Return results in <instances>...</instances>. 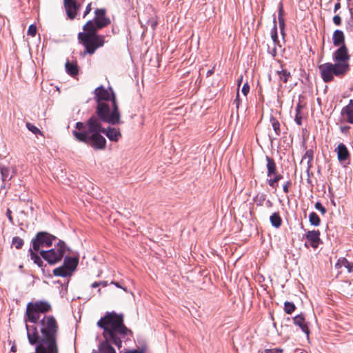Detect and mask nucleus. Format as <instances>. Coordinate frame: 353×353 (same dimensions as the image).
Returning a JSON list of instances; mask_svg holds the SVG:
<instances>
[{
	"label": "nucleus",
	"instance_id": "a211bd4d",
	"mask_svg": "<svg viewBox=\"0 0 353 353\" xmlns=\"http://www.w3.org/2000/svg\"><path fill=\"white\" fill-rule=\"evenodd\" d=\"M267 161V176L270 177L272 175L276 174V165L274 161L270 157H266Z\"/></svg>",
	"mask_w": 353,
	"mask_h": 353
},
{
	"label": "nucleus",
	"instance_id": "4d7b16f0",
	"mask_svg": "<svg viewBox=\"0 0 353 353\" xmlns=\"http://www.w3.org/2000/svg\"><path fill=\"white\" fill-rule=\"evenodd\" d=\"M11 351H12V352H15L17 351V347H16V346H14V345L12 346V347H11Z\"/></svg>",
	"mask_w": 353,
	"mask_h": 353
},
{
	"label": "nucleus",
	"instance_id": "a19ab883",
	"mask_svg": "<svg viewBox=\"0 0 353 353\" xmlns=\"http://www.w3.org/2000/svg\"><path fill=\"white\" fill-rule=\"evenodd\" d=\"M333 22L335 25L336 26H339L341 25V18L339 15H335L334 17H333Z\"/></svg>",
	"mask_w": 353,
	"mask_h": 353
},
{
	"label": "nucleus",
	"instance_id": "8fccbe9b",
	"mask_svg": "<svg viewBox=\"0 0 353 353\" xmlns=\"http://www.w3.org/2000/svg\"><path fill=\"white\" fill-rule=\"evenodd\" d=\"M340 8H341V3L339 2H337L334 5V12H336Z\"/></svg>",
	"mask_w": 353,
	"mask_h": 353
},
{
	"label": "nucleus",
	"instance_id": "72a5a7b5",
	"mask_svg": "<svg viewBox=\"0 0 353 353\" xmlns=\"http://www.w3.org/2000/svg\"><path fill=\"white\" fill-rule=\"evenodd\" d=\"M26 127L30 131H31L34 134L41 133L40 130L37 127L34 126V125H32V123H30L29 122L26 123Z\"/></svg>",
	"mask_w": 353,
	"mask_h": 353
},
{
	"label": "nucleus",
	"instance_id": "09e8293b",
	"mask_svg": "<svg viewBox=\"0 0 353 353\" xmlns=\"http://www.w3.org/2000/svg\"><path fill=\"white\" fill-rule=\"evenodd\" d=\"M111 284H114L116 287L121 288L125 292H128L127 289L125 287H122L121 285H120L118 282L112 281Z\"/></svg>",
	"mask_w": 353,
	"mask_h": 353
},
{
	"label": "nucleus",
	"instance_id": "1a4fd4ad",
	"mask_svg": "<svg viewBox=\"0 0 353 353\" xmlns=\"http://www.w3.org/2000/svg\"><path fill=\"white\" fill-rule=\"evenodd\" d=\"M350 55L348 54V50L345 45L340 46L332 55V59L337 64L347 65L348 70H350Z\"/></svg>",
	"mask_w": 353,
	"mask_h": 353
},
{
	"label": "nucleus",
	"instance_id": "473e14b6",
	"mask_svg": "<svg viewBox=\"0 0 353 353\" xmlns=\"http://www.w3.org/2000/svg\"><path fill=\"white\" fill-rule=\"evenodd\" d=\"M143 24H142V27H143ZM147 27L150 26L152 30H154L157 26V21L154 17H151L149 19H148L146 24L145 25Z\"/></svg>",
	"mask_w": 353,
	"mask_h": 353
},
{
	"label": "nucleus",
	"instance_id": "393cba45",
	"mask_svg": "<svg viewBox=\"0 0 353 353\" xmlns=\"http://www.w3.org/2000/svg\"><path fill=\"white\" fill-rule=\"evenodd\" d=\"M276 73L279 75L280 81H283V83H287L289 78L291 77L290 72L285 69L278 70Z\"/></svg>",
	"mask_w": 353,
	"mask_h": 353
},
{
	"label": "nucleus",
	"instance_id": "3c124183",
	"mask_svg": "<svg viewBox=\"0 0 353 353\" xmlns=\"http://www.w3.org/2000/svg\"><path fill=\"white\" fill-rule=\"evenodd\" d=\"M349 128H350L349 126H343V127L341 128V130L342 132H345L349 130Z\"/></svg>",
	"mask_w": 353,
	"mask_h": 353
},
{
	"label": "nucleus",
	"instance_id": "6e6552de",
	"mask_svg": "<svg viewBox=\"0 0 353 353\" xmlns=\"http://www.w3.org/2000/svg\"><path fill=\"white\" fill-rule=\"evenodd\" d=\"M56 236L46 232H39L37 234L36 237L32 240V248L36 252H40V249L43 247H50Z\"/></svg>",
	"mask_w": 353,
	"mask_h": 353
},
{
	"label": "nucleus",
	"instance_id": "603ef678",
	"mask_svg": "<svg viewBox=\"0 0 353 353\" xmlns=\"http://www.w3.org/2000/svg\"><path fill=\"white\" fill-rule=\"evenodd\" d=\"M99 286H100V283H99V282H94V283L92 284V285H91V287H92V288H97V287H99Z\"/></svg>",
	"mask_w": 353,
	"mask_h": 353
},
{
	"label": "nucleus",
	"instance_id": "4468645a",
	"mask_svg": "<svg viewBox=\"0 0 353 353\" xmlns=\"http://www.w3.org/2000/svg\"><path fill=\"white\" fill-rule=\"evenodd\" d=\"M112 339H105L100 343L99 346V353H116L114 348L111 345Z\"/></svg>",
	"mask_w": 353,
	"mask_h": 353
},
{
	"label": "nucleus",
	"instance_id": "c85d7f7f",
	"mask_svg": "<svg viewBox=\"0 0 353 353\" xmlns=\"http://www.w3.org/2000/svg\"><path fill=\"white\" fill-rule=\"evenodd\" d=\"M303 108V105L299 103L296 107V115L294 121L299 125H301L302 116L301 114V110Z\"/></svg>",
	"mask_w": 353,
	"mask_h": 353
},
{
	"label": "nucleus",
	"instance_id": "c9c22d12",
	"mask_svg": "<svg viewBox=\"0 0 353 353\" xmlns=\"http://www.w3.org/2000/svg\"><path fill=\"white\" fill-rule=\"evenodd\" d=\"M37 33V26L34 24H31L28 30V34L32 37H34Z\"/></svg>",
	"mask_w": 353,
	"mask_h": 353
},
{
	"label": "nucleus",
	"instance_id": "79ce46f5",
	"mask_svg": "<svg viewBox=\"0 0 353 353\" xmlns=\"http://www.w3.org/2000/svg\"><path fill=\"white\" fill-rule=\"evenodd\" d=\"M11 214H12V211L9 208H8L7 210H6V216L8 217L10 223L11 224H13L14 223V221H13V218H12Z\"/></svg>",
	"mask_w": 353,
	"mask_h": 353
},
{
	"label": "nucleus",
	"instance_id": "9d476101",
	"mask_svg": "<svg viewBox=\"0 0 353 353\" xmlns=\"http://www.w3.org/2000/svg\"><path fill=\"white\" fill-rule=\"evenodd\" d=\"M63 4L68 17L70 19H74L80 6L77 3L76 0H63Z\"/></svg>",
	"mask_w": 353,
	"mask_h": 353
},
{
	"label": "nucleus",
	"instance_id": "49530a36",
	"mask_svg": "<svg viewBox=\"0 0 353 353\" xmlns=\"http://www.w3.org/2000/svg\"><path fill=\"white\" fill-rule=\"evenodd\" d=\"M290 185H291V182L290 181H287L285 183V184L283 185V191L285 193H288L289 192V187L290 186Z\"/></svg>",
	"mask_w": 353,
	"mask_h": 353
},
{
	"label": "nucleus",
	"instance_id": "2f4dec72",
	"mask_svg": "<svg viewBox=\"0 0 353 353\" xmlns=\"http://www.w3.org/2000/svg\"><path fill=\"white\" fill-rule=\"evenodd\" d=\"M274 178L268 179V183L269 185L273 188H274L275 184L283 178L282 175L279 174H274Z\"/></svg>",
	"mask_w": 353,
	"mask_h": 353
},
{
	"label": "nucleus",
	"instance_id": "052dcab7",
	"mask_svg": "<svg viewBox=\"0 0 353 353\" xmlns=\"http://www.w3.org/2000/svg\"><path fill=\"white\" fill-rule=\"evenodd\" d=\"M301 353H307V352L305 351H304V352H301Z\"/></svg>",
	"mask_w": 353,
	"mask_h": 353
},
{
	"label": "nucleus",
	"instance_id": "20e7f679",
	"mask_svg": "<svg viewBox=\"0 0 353 353\" xmlns=\"http://www.w3.org/2000/svg\"><path fill=\"white\" fill-rule=\"evenodd\" d=\"M83 32L78 34V39L85 47L84 54H92L96 50L104 44V37L97 34L100 28L97 23L92 20L88 21L83 27Z\"/></svg>",
	"mask_w": 353,
	"mask_h": 353
},
{
	"label": "nucleus",
	"instance_id": "6e6d98bb",
	"mask_svg": "<svg viewBox=\"0 0 353 353\" xmlns=\"http://www.w3.org/2000/svg\"><path fill=\"white\" fill-rule=\"evenodd\" d=\"M125 353H140V352H139L137 350H130V351H129L128 352H125Z\"/></svg>",
	"mask_w": 353,
	"mask_h": 353
},
{
	"label": "nucleus",
	"instance_id": "dca6fc26",
	"mask_svg": "<svg viewBox=\"0 0 353 353\" xmlns=\"http://www.w3.org/2000/svg\"><path fill=\"white\" fill-rule=\"evenodd\" d=\"M338 159L340 162L347 160L349 157L347 148L343 143H339L336 148Z\"/></svg>",
	"mask_w": 353,
	"mask_h": 353
},
{
	"label": "nucleus",
	"instance_id": "7ed1b4c3",
	"mask_svg": "<svg viewBox=\"0 0 353 353\" xmlns=\"http://www.w3.org/2000/svg\"><path fill=\"white\" fill-rule=\"evenodd\" d=\"M97 325L103 329L104 339H112V343L119 349L122 346L121 339L128 332L131 333V331L123 324V315L115 312H108L98 321Z\"/></svg>",
	"mask_w": 353,
	"mask_h": 353
},
{
	"label": "nucleus",
	"instance_id": "b1692460",
	"mask_svg": "<svg viewBox=\"0 0 353 353\" xmlns=\"http://www.w3.org/2000/svg\"><path fill=\"white\" fill-rule=\"evenodd\" d=\"M65 69L67 72L71 76H74L78 73L77 64L70 63L69 61L66 62L65 63Z\"/></svg>",
	"mask_w": 353,
	"mask_h": 353
},
{
	"label": "nucleus",
	"instance_id": "a878e982",
	"mask_svg": "<svg viewBox=\"0 0 353 353\" xmlns=\"http://www.w3.org/2000/svg\"><path fill=\"white\" fill-rule=\"evenodd\" d=\"M307 160V172H308L312 167V161L313 160V152L312 150L306 151L305 155L302 159V161Z\"/></svg>",
	"mask_w": 353,
	"mask_h": 353
},
{
	"label": "nucleus",
	"instance_id": "c03bdc74",
	"mask_svg": "<svg viewBox=\"0 0 353 353\" xmlns=\"http://www.w3.org/2000/svg\"><path fill=\"white\" fill-rule=\"evenodd\" d=\"M282 350L281 349H267L265 350V353H281Z\"/></svg>",
	"mask_w": 353,
	"mask_h": 353
},
{
	"label": "nucleus",
	"instance_id": "4c0bfd02",
	"mask_svg": "<svg viewBox=\"0 0 353 353\" xmlns=\"http://www.w3.org/2000/svg\"><path fill=\"white\" fill-rule=\"evenodd\" d=\"M277 45H273V47H270L268 46V52L269 54H270L272 57H275L277 54Z\"/></svg>",
	"mask_w": 353,
	"mask_h": 353
},
{
	"label": "nucleus",
	"instance_id": "864d4df0",
	"mask_svg": "<svg viewBox=\"0 0 353 353\" xmlns=\"http://www.w3.org/2000/svg\"><path fill=\"white\" fill-rule=\"evenodd\" d=\"M99 283H100V285H101L103 287H105L108 285L107 281H100Z\"/></svg>",
	"mask_w": 353,
	"mask_h": 353
},
{
	"label": "nucleus",
	"instance_id": "f257e3e1",
	"mask_svg": "<svg viewBox=\"0 0 353 353\" xmlns=\"http://www.w3.org/2000/svg\"><path fill=\"white\" fill-rule=\"evenodd\" d=\"M101 121L100 118L92 116L86 122L79 121L76 123L75 130L72 132V135L79 142L86 143L96 150H103L106 140L102 133L112 141H117L121 134L114 128L109 127L107 130L103 128Z\"/></svg>",
	"mask_w": 353,
	"mask_h": 353
},
{
	"label": "nucleus",
	"instance_id": "aec40b11",
	"mask_svg": "<svg viewBox=\"0 0 353 353\" xmlns=\"http://www.w3.org/2000/svg\"><path fill=\"white\" fill-rule=\"evenodd\" d=\"M336 268L339 269L342 267L345 268L348 272H353V265L349 262L345 258H341L338 260L335 265Z\"/></svg>",
	"mask_w": 353,
	"mask_h": 353
},
{
	"label": "nucleus",
	"instance_id": "bf43d9fd",
	"mask_svg": "<svg viewBox=\"0 0 353 353\" xmlns=\"http://www.w3.org/2000/svg\"><path fill=\"white\" fill-rule=\"evenodd\" d=\"M242 79H243V77L241 76V79L238 81L239 85H240V83H241Z\"/></svg>",
	"mask_w": 353,
	"mask_h": 353
},
{
	"label": "nucleus",
	"instance_id": "f3484780",
	"mask_svg": "<svg viewBox=\"0 0 353 353\" xmlns=\"http://www.w3.org/2000/svg\"><path fill=\"white\" fill-rule=\"evenodd\" d=\"M333 44L334 46H341L345 45V36L343 31L336 30L332 36Z\"/></svg>",
	"mask_w": 353,
	"mask_h": 353
},
{
	"label": "nucleus",
	"instance_id": "cd10ccee",
	"mask_svg": "<svg viewBox=\"0 0 353 353\" xmlns=\"http://www.w3.org/2000/svg\"><path fill=\"white\" fill-rule=\"evenodd\" d=\"M309 221L311 225H314V226H319L321 223V219H320L319 216L314 212H312L310 214Z\"/></svg>",
	"mask_w": 353,
	"mask_h": 353
},
{
	"label": "nucleus",
	"instance_id": "e433bc0d",
	"mask_svg": "<svg viewBox=\"0 0 353 353\" xmlns=\"http://www.w3.org/2000/svg\"><path fill=\"white\" fill-rule=\"evenodd\" d=\"M279 25L281 30V34H284V28H285V20L283 17H278Z\"/></svg>",
	"mask_w": 353,
	"mask_h": 353
},
{
	"label": "nucleus",
	"instance_id": "680f3d73",
	"mask_svg": "<svg viewBox=\"0 0 353 353\" xmlns=\"http://www.w3.org/2000/svg\"><path fill=\"white\" fill-rule=\"evenodd\" d=\"M350 0H347V1H350Z\"/></svg>",
	"mask_w": 353,
	"mask_h": 353
},
{
	"label": "nucleus",
	"instance_id": "de8ad7c7",
	"mask_svg": "<svg viewBox=\"0 0 353 353\" xmlns=\"http://www.w3.org/2000/svg\"><path fill=\"white\" fill-rule=\"evenodd\" d=\"M91 10H92V8H91V3H89V4L87 6L86 8H85V12H84V14H83V18H84V17H85L87 16V14L90 13V12L91 11Z\"/></svg>",
	"mask_w": 353,
	"mask_h": 353
},
{
	"label": "nucleus",
	"instance_id": "f03ea898",
	"mask_svg": "<svg viewBox=\"0 0 353 353\" xmlns=\"http://www.w3.org/2000/svg\"><path fill=\"white\" fill-rule=\"evenodd\" d=\"M94 99L97 103V114L103 121L111 125L120 123V112L115 94L112 88L110 91L103 86L97 88Z\"/></svg>",
	"mask_w": 353,
	"mask_h": 353
},
{
	"label": "nucleus",
	"instance_id": "a18cd8bd",
	"mask_svg": "<svg viewBox=\"0 0 353 353\" xmlns=\"http://www.w3.org/2000/svg\"><path fill=\"white\" fill-rule=\"evenodd\" d=\"M278 17H283V3H280L279 6V14Z\"/></svg>",
	"mask_w": 353,
	"mask_h": 353
},
{
	"label": "nucleus",
	"instance_id": "ea45409f",
	"mask_svg": "<svg viewBox=\"0 0 353 353\" xmlns=\"http://www.w3.org/2000/svg\"><path fill=\"white\" fill-rule=\"evenodd\" d=\"M242 93L245 95V96H247L248 93L250 91V86L248 85V83H245L243 88H242Z\"/></svg>",
	"mask_w": 353,
	"mask_h": 353
},
{
	"label": "nucleus",
	"instance_id": "7c9ffc66",
	"mask_svg": "<svg viewBox=\"0 0 353 353\" xmlns=\"http://www.w3.org/2000/svg\"><path fill=\"white\" fill-rule=\"evenodd\" d=\"M296 309V307L293 303L285 301L284 303V310L285 312L290 314H292Z\"/></svg>",
	"mask_w": 353,
	"mask_h": 353
},
{
	"label": "nucleus",
	"instance_id": "5701e85b",
	"mask_svg": "<svg viewBox=\"0 0 353 353\" xmlns=\"http://www.w3.org/2000/svg\"><path fill=\"white\" fill-rule=\"evenodd\" d=\"M274 26L271 30V38L272 39V42H273V45H278L279 47L281 48V46L279 44V39H278V35H277V28H276V19H274Z\"/></svg>",
	"mask_w": 353,
	"mask_h": 353
},
{
	"label": "nucleus",
	"instance_id": "f704fd0d",
	"mask_svg": "<svg viewBox=\"0 0 353 353\" xmlns=\"http://www.w3.org/2000/svg\"><path fill=\"white\" fill-rule=\"evenodd\" d=\"M234 104L236 106V108L237 110V117H239V110L241 106V101L240 100V98H239V92H237V94H236V99H234Z\"/></svg>",
	"mask_w": 353,
	"mask_h": 353
},
{
	"label": "nucleus",
	"instance_id": "4be33fe9",
	"mask_svg": "<svg viewBox=\"0 0 353 353\" xmlns=\"http://www.w3.org/2000/svg\"><path fill=\"white\" fill-rule=\"evenodd\" d=\"M270 221L272 225L276 228H279L282 224V219L279 212L273 213L270 217Z\"/></svg>",
	"mask_w": 353,
	"mask_h": 353
},
{
	"label": "nucleus",
	"instance_id": "39448f33",
	"mask_svg": "<svg viewBox=\"0 0 353 353\" xmlns=\"http://www.w3.org/2000/svg\"><path fill=\"white\" fill-rule=\"evenodd\" d=\"M321 77L325 82L333 81L334 76L342 77L349 71L347 65L325 63L319 66Z\"/></svg>",
	"mask_w": 353,
	"mask_h": 353
},
{
	"label": "nucleus",
	"instance_id": "6ab92c4d",
	"mask_svg": "<svg viewBox=\"0 0 353 353\" xmlns=\"http://www.w3.org/2000/svg\"><path fill=\"white\" fill-rule=\"evenodd\" d=\"M270 122L272 126V128L274 131L275 137H272L270 135V138L271 140L276 139L278 137L281 135V129H280V123L279 121L274 117H270Z\"/></svg>",
	"mask_w": 353,
	"mask_h": 353
},
{
	"label": "nucleus",
	"instance_id": "2eb2a0df",
	"mask_svg": "<svg viewBox=\"0 0 353 353\" xmlns=\"http://www.w3.org/2000/svg\"><path fill=\"white\" fill-rule=\"evenodd\" d=\"M341 114L346 117L349 123H353V99H350L348 105L342 109Z\"/></svg>",
	"mask_w": 353,
	"mask_h": 353
},
{
	"label": "nucleus",
	"instance_id": "bb28decb",
	"mask_svg": "<svg viewBox=\"0 0 353 353\" xmlns=\"http://www.w3.org/2000/svg\"><path fill=\"white\" fill-rule=\"evenodd\" d=\"M29 253L30 259L34 261V263L37 264L39 267H42L43 261L40 258V256L37 254H36L31 248L29 250Z\"/></svg>",
	"mask_w": 353,
	"mask_h": 353
},
{
	"label": "nucleus",
	"instance_id": "9b49d317",
	"mask_svg": "<svg viewBox=\"0 0 353 353\" xmlns=\"http://www.w3.org/2000/svg\"><path fill=\"white\" fill-rule=\"evenodd\" d=\"M94 13V21L97 23L98 28L101 29L110 24V20L105 17V9H96Z\"/></svg>",
	"mask_w": 353,
	"mask_h": 353
},
{
	"label": "nucleus",
	"instance_id": "412c9836",
	"mask_svg": "<svg viewBox=\"0 0 353 353\" xmlns=\"http://www.w3.org/2000/svg\"><path fill=\"white\" fill-rule=\"evenodd\" d=\"M0 173L3 181H9L12 177L10 170L5 165H0Z\"/></svg>",
	"mask_w": 353,
	"mask_h": 353
},
{
	"label": "nucleus",
	"instance_id": "0eeeda50",
	"mask_svg": "<svg viewBox=\"0 0 353 353\" xmlns=\"http://www.w3.org/2000/svg\"><path fill=\"white\" fill-rule=\"evenodd\" d=\"M79 263V258L77 256L64 257L63 264L53 270V274L56 276L67 277L71 276L75 271Z\"/></svg>",
	"mask_w": 353,
	"mask_h": 353
},
{
	"label": "nucleus",
	"instance_id": "ddd939ff",
	"mask_svg": "<svg viewBox=\"0 0 353 353\" xmlns=\"http://www.w3.org/2000/svg\"><path fill=\"white\" fill-rule=\"evenodd\" d=\"M294 324L299 326L301 330L309 337L310 330L307 323L302 314H298L293 318Z\"/></svg>",
	"mask_w": 353,
	"mask_h": 353
},
{
	"label": "nucleus",
	"instance_id": "13d9d810",
	"mask_svg": "<svg viewBox=\"0 0 353 353\" xmlns=\"http://www.w3.org/2000/svg\"><path fill=\"white\" fill-rule=\"evenodd\" d=\"M266 204L268 205V206H271L272 205V202L270 201V200H268L267 202H266Z\"/></svg>",
	"mask_w": 353,
	"mask_h": 353
},
{
	"label": "nucleus",
	"instance_id": "58836bf2",
	"mask_svg": "<svg viewBox=\"0 0 353 353\" xmlns=\"http://www.w3.org/2000/svg\"><path fill=\"white\" fill-rule=\"evenodd\" d=\"M314 206L315 208L320 211L322 214H325L326 213V209L321 205V203L316 202Z\"/></svg>",
	"mask_w": 353,
	"mask_h": 353
},
{
	"label": "nucleus",
	"instance_id": "f8f14e48",
	"mask_svg": "<svg viewBox=\"0 0 353 353\" xmlns=\"http://www.w3.org/2000/svg\"><path fill=\"white\" fill-rule=\"evenodd\" d=\"M305 237L310 241V245L314 248H316L321 243L320 232L319 230L308 231L305 234Z\"/></svg>",
	"mask_w": 353,
	"mask_h": 353
},
{
	"label": "nucleus",
	"instance_id": "423d86ee",
	"mask_svg": "<svg viewBox=\"0 0 353 353\" xmlns=\"http://www.w3.org/2000/svg\"><path fill=\"white\" fill-rule=\"evenodd\" d=\"M70 249L63 241H59L54 248L49 250H41L40 254L50 265H54L61 261L66 251Z\"/></svg>",
	"mask_w": 353,
	"mask_h": 353
},
{
	"label": "nucleus",
	"instance_id": "c756f323",
	"mask_svg": "<svg viewBox=\"0 0 353 353\" xmlns=\"http://www.w3.org/2000/svg\"><path fill=\"white\" fill-rule=\"evenodd\" d=\"M23 240L19 237L14 236L12 241V245L15 247L16 249H21L23 245Z\"/></svg>",
	"mask_w": 353,
	"mask_h": 353
},
{
	"label": "nucleus",
	"instance_id": "5fc2aeb1",
	"mask_svg": "<svg viewBox=\"0 0 353 353\" xmlns=\"http://www.w3.org/2000/svg\"><path fill=\"white\" fill-rule=\"evenodd\" d=\"M213 74V70H209L208 72H207V77H210V75H212Z\"/></svg>",
	"mask_w": 353,
	"mask_h": 353
},
{
	"label": "nucleus",
	"instance_id": "37998d69",
	"mask_svg": "<svg viewBox=\"0 0 353 353\" xmlns=\"http://www.w3.org/2000/svg\"><path fill=\"white\" fill-rule=\"evenodd\" d=\"M256 200L259 201V205H261L262 203L265 200V195L263 194H259L256 197Z\"/></svg>",
	"mask_w": 353,
	"mask_h": 353
}]
</instances>
